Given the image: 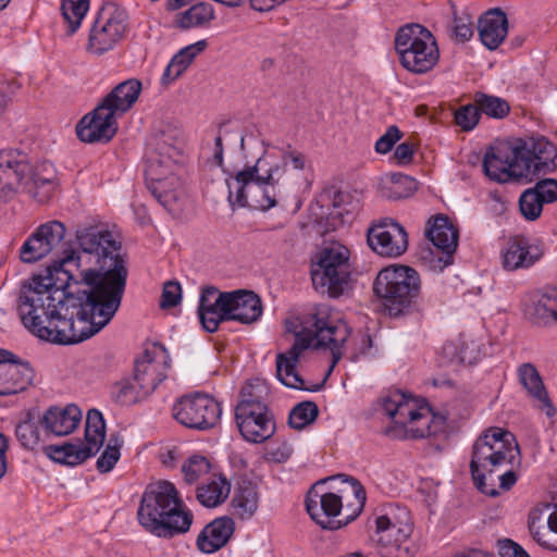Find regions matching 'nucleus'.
Segmentation results:
<instances>
[{
	"mask_svg": "<svg viewBox=\"0 0 557 557\" xmlns=\"http://www.w3.org/2000/svg\"><path fill=\"white\" fill-rule=\"evenodd\" d=\"M102 306L78 283L59 287L50 274L34 275L24 283L17 312L23 325L40 339L76 344L101 331L114 315L100 313Z\"/></svg>",
	"mask_w": 557,
	"mask_h": 557,
	"instance_id": "1",
	"label": "nucleus"
},
{
	"mask_svg": "<svg viewBox=\"0 0 557 557\" xmlns=\"http://www.w3.org/2000/svg\"><path fill=\"white\" fill-rule=\"evenodd\" d=\"M75 238L78 250H64L60 270L99 301L100 313L115 315L127 278L116 242L109 231L94 225L79 226Z\"/></svg>",
	"mask_w": 557,
	"mask_h": 557,
	"instance_id": "2",
	"label": "nucleus"
},
{
	"mask_svg": "<svg viewBox=\"0 0 557 557\" xmlns=\"http://www.w3.org/2000/svg\"><path fill=\"white\" fill-rule=\"evenodd\" d=\"M263 152L255 164L246 165L235 174L225 178L228 188V201L232 207H249L262 211L277 205L281 195V181L286 173L287 164L302 171L307 159L290 146L278 149L280 153L269 151V144L262 143Z\"/></svg>",
	"mask_w": 557,
	"mask_h": 557,
	"instance_id": "3",
	"label": "nucleus"
},
{
	"mask_svg": "<svg viewBox=\"0 0 557 557\" xmlns=\"http://www.w3.org/2000/svg\"><path fill=\"white\" fill-rule=\"evenodd\" d=\"M349 333L342 321L331 320L326 310L318 309L302 331L297 334L295 344L285 352L276 356V376L285 386L300 391H318L319 385L307 386L305 380L296 371V366L304 350L309 347L327 348L332 352L330 371L342 358V346Z\"/></svg>",
	"mask_w": 557,
	"mask_h": 557,
	"instance_id": "4",
	"label": "nucleus"
},
{
	"mask_svg": "<svg viewBox=\"0 0 557 557\" xmlns=\"http://www.w3.org/2000/svg\"><path fill=\"white\" fill-rule=\"evenodd\" d=\"M137 517L148 532L165 539L186 533L193 523V513L183 506L175 485L169 481L146 488Z\"/></svg>",
	"mask_w": 557,
	"mask_h": 557,
	"instance_id": "5",
	"label": "nucleus"
},
{
	"mask_svg": "<svg viewBox=\"0 0 557 557\" xmlns=\"http://www.w3.org/2000/svg\"><path fill=\"white\" fill-rule=\"evenodd\" d=\"M180 140L172 129L156 133L146 153V176L152 182L151 190L158 201L168 210L181 196L180 178L175 175L181 158Z\"/></svg>",
	"mask_w": 557,
	"mask_h": 557,
	"instance_id": "6",
	"label": "nucleus"
},
{
	"mask_svg": "<svg viewBox=\"0 0 557 557\" xmlns=\"http://www.w3.org/2000/svg\"><path fill=\"white\" fill-rule=\"evenodd\" d=\"M519 454L515 436L500 428L485 431L473 444L470 470L478 490L487 496H497L493 473L513 462Z\"/></svg>",
	"mask_w": 557,
	"mask_h": 557,
	"instance_id": "7",
	"label": "nucleus"
},
{
	"mask_svg": "<svg viewBox=\"0 0 557 557\" xmlns=\"http://www.w3.org/2000/svg\"><path fill=\"white\" fill-rule=\"evenodd\" d=\"M382 411L389 420L382 432L393 440L424 438L445 428L444 417L435 414L428 406H418L400 393L383 398Z\"/></svg>",
	"mask_w": 557,
	"mask_h": 557,
	"instance_id": "8",
	"label": "nucleus"
},
{
	"mask_svg": "<svg viewBox=\"0 0 557 557\" xmlns=\"http://www.w3.org/2000/svg\"><path fill=\"white\" fill-rule=\"evenodd\" d=\"M373 294L392 317L408 312L421 295V277L418 271L403 264L383 268L376 274Z\"/></svg>",
	"mask_w": 557,
	"mask_h": 557,
	"instance_id": "9",
	"label": "nucleus"
},
{
	"mask_svg": "<svg viewBox=\"0 0 557 557\" xmlns=\"http://www.w3.org/2000/svg\"><path fill=\"white\" fill-rule=\"evenodd\" d=\"M395 49L401 65L417 74L432 70L440 57L434 36L420 24L400 27L395 37Z\"/></svg>",
	"mask_w": 557,
	"mask_h": 557,
	"instance_id": "10",
	"label": "nucleus"
},
{
	"mask_svg": "<svg viewBox=\"0 0 557 557\" xmlns=\"http://www.w3.org/2000/svg\"><path fill=\"white\" fill-rule=\"evenodd\" d=\"M349 250L344 245L333 242L325 246L311 270L314 288L330 297L344 294L349 284Z\"/></svg>",
	"mask_w": 557,
	"mask_h": 557,
	"instance_id": "11",
	"label": "nucleus"
},
{
	"mask_svg": "<svg viewBox=\"0 0 557 557\" xmlns=\"http://www.w3.org/2000/svg\"><path fill=\"white\" fill-rule=\"evenodd\" d=\"M128 30V14L116 4L103 7L88 37L87 50L101 55L112 50Z\"/></svg>",
	"mask_w": 557,
	"mask_h": 557,
	"instance_id": "12",
	"label": "nucleus"
},
{
	"mask_svg": "<svg viewBox=\"0 0 557 557\" xmlns=\"http://www.w3.org/2000/svg\"><path fill=\"white\" fill-rule=\"evenodd\" d=\"M221 413L220 403L202 393L185 395L172 407V416L180 424L199 431L213 428Z\"/></svg>",
	"mask_w": 557,
	"mask_h": 557,
	"instance_id": "13",
	"label": "nucleus"
},
{
	"mask_svg": "<svg viewBox=\"0 0 557 557\" xmlns=\"http://www.w3.org/2000/svg\"><path fill=\"white\" fill-rule=\"evenodd\" d=\"M516 143L499 145L485 153L483 170L491 180L506 183L528 177V165L519 156Z\"/></svg>",
	"mask_w": 557,
	"mask_h": 557,
	"instance_id": "14",
	"label": "nucleus"
},
{
	"mask_svg": "<svg viewBox=\"0 0 557 557\" xmlns=\"http://www.w3.org/2000/svg\"><path fill=\"white\" fill-rule=\"evenodd\" d=\"M65 234L66 227L60 221L52 220L39 225L20 249L22 261L33 263L59 250Z\"/></svg>",
	"mask_w": 557,
	"mask_h": 557,
	"instance_id": "15",
	"label": "nucleus"
},
{
	"mask_svg": "<svg viewBox=\"0 0 557 557\" xmlns=\"http://www.w3.org/2000/svg\"><path fill=\"white\" fill-rule=\"evenodd\" d=\"M367 242L370 248L382 257L397 258L408 248L405 228L392 220H383L368 230Z\"/></svg>",
	"mask_w": 557,
	"mask_h": 557,
	"instance_id": "16",
	"label": "nucleus"
},
{
	"mask_svg": "<svg viewBox=\"0 0 557 557\" xmlns=\"http://www.w3.org/2000/svg\"><path fill=\"white\" fill-rule=\"evenodd\" d=\"M343 508L342 496L324 492L323 483L314 484L307 493L306 509L310 517L323 529H338L341 521L334 520Z\"/></svg>",
	"mask_w": 557,
	"mask_h": 557,
	"instance_id": "17",
	"label": "nucleus"
},
{
	"mask_svg": "<svg viewBox=\"0 0 557 557\" xmlns=\"http://www.w3.org/2000/svg\"><path fill=\"white\" fill-rule=\"evenodd\" d=\"M17 165H25L26 173L18 175L22 191L27 193L39 202L48 201L57 188V172L49 161L30 164L16 161Z\"/></svg>",
	"mask_w": 557,
	"mask_h": 557,
	"instance_id": "18",
	"label": "nucleus"
},
{
	"mask_svg": "<svg viewBox=\"0 0 557 557\" xmlns=\"http://www.w3.org/2000/svg\"><path fill=\"white\" fill-rule=\"evenodd\" d=\"M231 295L228 292H220L213 286L202 288L198 317L207 332L214 333L222 322L228 321Z\"/></svg>",
	"mask_w": 557,
	"mask_h": 557,
	"instance_id": "19",
	"label": "nucleus"
},
{
	"mask_svg": "<svg viewBox=\"0 0 557 557\" xmlns=\"http://www.w3.org/2000/svg\"><path fill=\"white\" fill-rule=\"evenodd\" d=\"M33 377L34 371L28 362L18 361L12 352L0 349V395L25 391Z\"/></svg>",
	"mask_w": 557,
	"mask_h": 557,
	"instance_id": "20",
	"label": "nucleus"
},
{
	"mask_svg": "<svg viewBox=\"0 0 557 557\" xmlns=\"http://www.w3.org/2000/svg\"><path fill=\"white\" fill-rule=\"evenodd\" d=\"M235 418L240 434L248 442L262 443L275 432V423L268 407L235 409Z\"/></svg>",
	"mask_w": 557,
	"mask_h": 557,
	"instance_id": "21",
	"label": "nucleus"
},
{
	"mask_svg": "<svg viewBox=\"0 0 557 557\" xmlns=\"http://www.w3.org/2000/svg\"><path fill=\"white\" fill-rule=\"evenodd\" d=\"M515 143L521 152L519 153L521 161L523 160L528 165V176L555 169L557 148L545 138L518 139Z\"/></svg>",
	"mask_w": 557,
	"mask_h": 557,
	"instance_id": "22",
	"label": "nucleus"
},
{
	"mask_svg": "<svg viewBox=\"0 0 557 557\" xmlns=\"http://www.w3.org/2000/svg\"><path fill=\"white\" fill-rule=\"evenodd\" d=\"M115 116L108 108L98 104L97 108L85 115L76 126V134L82 141H109L117 131Z\"/></svg>",
	"mask_w": 557,
	"mask_h": 557,
	"instance_id": "23",
	"label": "nucleus"
},
{
	"mask_svg": "<svg viewBox=\"0 0 557 557\" xmlns=\"http://www.w3.org/2000/svg\"><path fill=\"white\" fill-rule=\"evenodd\" d=\"M524 314L532 323L549 326L557 323V288L544 287L529 293L524 300Z\"/></svg>",
	"mask_w": 557,
	"mask_h": 557,
	"instance_id": "24",
	"label": "nucleus"
},
{
	"mask_svg": "<svg viewBox=\"0 0 557 557\" xmlns=\"http://www.w3.org/2000/svg\"><path fill=\"white\" fill-rule=\"evenodd\" d=\"M375 528L379 553L382 557H410L409 548L403 545L408 533L387 515L376 517Z\"/></svg>",
	"mask_w": 557,
	"mask_h": 557,
	"instance_id": "25",
	"label": "nucleus"
},
{
	"mask_svg": "<svg viewBox=\"0 0 557 557\" xmlns=\"http://www.w3.org/2000/svg\"><path fill=\"white\" fill-rule=\"evenodd\" d=\"M228 293L232 294L230 297L228 321L250 324L259 320L262 314V304L257 294L244 289Z\"/></svg>",
	"mask_w": 557,
	"mask_h": 557,
	"instance_id": "26",
	"label": "nucleus"
},
{
	"mask_svg": "<svg viewBox=\"0 0 557 557\" xmlns=\"http://www.w3.org/2000/svg\"><path fill=\"white\" fill-rule=\"evenodd\" d=\"M82 420V411L75 405L66 407H51L42 416L41 423L53 435L65 436L71 434Z\"/></svg>",
	"mask_w": 557,
	"mask_h": 557,
	"instance_id": "27",
	"label": "nucleus"
},
{
	"mask_svg": "<svg viewBox=\"0 0 557 557\" xmlns=\"http://www.w3.org/2000/svg\"><path fill=\"white\" fill-rule=\"evenodd\" d=\"M141 89L140 81L136 78L126 79L116 85L99 104L108 108V111H111V114L115 117L121 116L135 104Z\"/></svg>",
	"mask_w": 557,
	"mask_h": 557,
	"instance_id": "28",
	"label": "nucleus"
},
{
	"mask_svg": "<svg viewBox=\"0 0 557 557\" xmlns=\"http://www.w3.org/2000/svg\"><path fill=\"white\" fill-rule=\"evenodd\" d=\"M234 532L231 518L222 517L208 523L197 537V547L205 554H212L222 548Z\"/></svg>",
	"mask_w": 557,
	"mask_h": 557,
	"instance_id": "29",
	"label": "nucleus"
},
{
	"mask_svg": "<svg viewBox=\"0 0 557 557\" xmlns=\"http://www.w3.org/2000/svg\"><path fill=\"white\" fill-rule=\"evenodd\" d=\"M519 382L530 396L548 417L555 413L552 400L544 386L542 376L532 363H523L518 368Z\"/></svg>",
	"mask_w": 557,
	"mask_h": 557,
	"instance_id": "30",
	"label": "nucleus"
},
{
	"mask_svg": "<svg viewBox=\"0 0 557 557\" xmlns=\"http://www.w3.org/2000/svg\"><path fill=\"white\" fill-rule=\"evenodd\" d=\"M542 257V251L522 238L509 240L502 252L503 268L507 271L530 268Z\"/></svg>",
	"mask_w": 557,
	"mask_h": 557,
	"instance_id": "31",
	"label": "nucleus"
},
{
	"mask_svg": "<svg viewBox=\"0 0 557 557\" xmlns=\"http://www.w3.org/2000/svg\"><path fill=\"white\" fill-rule=\"evenodd\" d=\"M508 33V20L499 9L487 11L479 20V36L482 44L495 50L504 41Z\"/></svg>",
	"mask_w": 557,
	"mask_h": 557,
	"instance_id": "32",
	"label": "nucleus"
},
{
	"mask_svg": "<svg viewBox=\"0 0 557 557\" xmlns=\"http://www.w3.org/2000/svg\"><path fill=\"white\" fill-rule=\"evenodd\" d=\"M165 361H157L151 356V351L146 350L143 359L137 360L135 363L133 379L135 380V383L140 385L141 388L150 395L165 379Z\"/></svg>",
	"mask_w": 557,
	"mask_h": 557,
	"instance_id": "33",
	"label": "nucleus"
},
{
	"mask_svg": "<svg viewBox=\"0 0 557 557\" xmlns=\"http://www.w3.org/2000/svg\"><path fill=\"white\" fill-rule=\"evenodd\" d=\"M426 237L432 244L450 258L458 244V234L453 224L444 215H437L429 220Z\"/></svg>",
	"mask_w": 557,
	"mask_h": 557,
	"instance_id": "34",
	"label": "nucleus"
},
{
	"mask_svg": "<svg viewBox=\"0 0 557 557\" xmlns=\"http://www.w3.org/2000/svg\"><path fill=\"white\" fill-rule=\"evenodd\" d=\"M207 45L206 40H199L182 48L166 65L161 83L168 86L176 81L189 67L196 57L207 48Z\"/></svg>",
	"mask_w": 557,
	"mask_h": 557,
	"instance_id": "35",
	"label": "nucleus"
},
{
	"mask_svg": "<svg viewBox=\"0 0 557 557\" xmlns=\"http://www.w3.org/2000/svg\"><path fill=\"white\" fill-rule=\"evenodd\" d=\"M259 503L257 485L250 481H243L232 498L233 515L240 520H248L257 512Z\"/></svg>",
	"mask_w": 557,
	"mask_h": 557,
	"instance_id": "36",
	"label": "nucleus"
},
{
	"mask_svg": "<svg viewBox=\"0 0 557 557\" xmlns=\"http://www.w3.org/2000/svg\"><path fill=\"white\" fill-rule=\"evenodd\" d=\"M231 492V483L222 474H214L207 483L197 487L198 502L208 508H213L226 500Z\"/></svg>",
	"mask_w": 557,
	"mask_h": 557,
	"instance_id": "37",
	"label": "nucleus"
},
{
	"mask_svg": "<svg viewBox=\"0 0 557 557\" xmlns=\"http://www.w3.org/2000/svg\"><path fill=\"white\" fill-rule=\"evenodd\" d=\"M214 9L210 3L199 2L187 10L178 12L174 20V26L184 30L205 27L214 20Z\"/></svg>",
	"mask_w": 557,
	"mask_h": 557,
	"instance_id": "38",
	"label": "nucleus"
},
{
	"mask_svg": "<svg viewBox=\"0 0 557 557\" xmlns=\"http://www.w3.org/2000/svg\"><path fill=\"white\" fill-rule=\"evenodd\" d=\"M45 453L53 461L66 466H77L95 455L85 444L71 443L46 446Z\"/></svg>",
	"mask_w": 557,
	"mask_h": 557,
	"instance_id": "39",
	"label": "nucleus"
},
{
	"mask_svg": "<svg viewBox=\"0 0 557 557\" xmlns=\"http://www.w3.org/2000/svg\"><path fill=\"white\" fill-rule=\"evenodd\" d=\"M269 396V387L264 381L255 379L247 382L240 391V400L236 409L247 407L248 409H262L268 407L265 399Z\"/></svg>",
	"mask_w": 557,
	"mask_h": 557,
	"instance_id": "40",
	"label": "nucleus"
},
{
	"mask_svg": "<svg viewBox=\"0 0 557 557\" xmlns=\"http://www.w3.org/2000/svg\"><path fill=\"white\" fill-rule=\"evenodd\" d=\"M550 508L549 504L534 508L529 515V530L533 540L542 547L557 552V540L554 539L553 531L549 525L537 524L542 515Z\"/></svg>",
	"mask_w": 557,
	"mask_h": 557,
	"instance_id": "41",
	"label": "nucleus"
},
{
	"mask_svg": "<svg viewBox=\"0 0 557 557\" xmlns=\"http://www.w3.org/2000/svg\"><path fill=\"white\" fill-rule=\"evenodd\" d=\"M106 424L101 412L91 409L87 412L85 425V445L96 454L104 442Z\"/></svg>",
	"mask_w": 557,
	"mask_h": 557,
	"instance_id": "42",
	"label": "nucleus"
},
{
	"mask_svg": "<svg viewBox=\"0 0 557 557\" xmlns=\"http://www.w3.org/2000/svg\"><path fill=\"white\" fill-rule=\"evenodd\" d=\"M25 165H17L16 161L0 163V198H9L15 191H22L21 178L18 175L26 173Z\"/></svg>",
	"mask_w": 557,
	"mask_h": 557,
	"instance_id": "43",
	"label": "nucleus"
},
{
	"mask_svg": "<svg viewBox=\"0 0 557 557\" xmlns=\"http://www.w3.org/2000/svg\"><path fill=\"white\" fill-rule=\"evenodd\" d=\"M147 396H149L147 392L135 383L133 377L116 382L111 387L112 399L122 406L134 405Z\"/></svg>",
	"mask_w": 557,
	"mask_h": 557,
	"instance_id": "44",
	"label": "nucleus"
},
{
	"mask_svg": "<svg viewBox=\"0 0 557 557\" xmlns=\"http://www.w3.org/2000/svg\"><path fill=\"white\" fill-rule=\"evenodd\" d=\"M88 9L89 0H62L61 12L67 25V34L72 35L79 28Z\"/></svg>",
	"mask_w": 557,
	"mask_h": 557,
	"instance_id": "45",
	"label": "nucleus"
},
{
	"mask_svg": "<svg viewBox=\"0 0 557 557\" xmlns=\"http://www.w3.org/2000/svg\"><path fill=\"white\" fill-rule=\"evenodd\" d=\"M346 326H348L346 323H344ZM349 329V327H347ZM348 333H350V330H348ZM372 347V338L371 336L366 332H358L354 336L351 334L348 335L347 339L342 346L343 355L349 354V358L352 361L358 360L360 357L367 356Z\"/></svg>",
	"mask_w": 557,
	"mask_h": 557,
	"instance_id": "46",
	"label": "nucleus"
},
{
	"mask_svg": "<svg viewBox=\"0 0 557 557\" xmlns=\"http://www.w3.org/2000/svg\"><path fill=\"white\" fill-rule=\"evenodd\" d=\"M474 102L476 103L480 113L482 112L494 119H503L510 111L508 102L495 96L476 94Z\"/></svg>",
	"mask_w": 557,
	"mask_h": 557,
	"instance_id": "47",
	"label": "nucleus"
},
{
	"mask_svg": "<svg viewBox=\"0 0 557 557\" xmlns=\"http://www.w3.org/2000/svg\"><path fill=\"white\" fill-rule=\"evenodd\" d=\"M211 463L200 455H193L182 465L183 479L187 484H194L205 475L209 474Z\"/></svg>",
	"mask_w": 557,
	"mask_h": 557,
	"instance_id": "48",
	"label": "nucleus"
},
{
	"mask_svg": "<svg viewBox=\"0 0 557 557\" xmlns=\"http://www.w3.org/2000/svg\"><path fill=\"white\" fill-rule=\"evenodd\" d=\"M318 406L312 401H302L296 405L288 418V423L293 429L301 430L311 424L318 417Z\"/></svg>",
	"mask_w": 557,
	"mask_h": 557,
	"instance_id": "49",
	"label": "nucleus"
},
{
	"mask_svg": "<svg viewBox=\"0 0 557 557\" xmlns=\"http://www.w3.org/2000/svg\"><path fill=\"white\" fill-rule=\"evenodd\" d=\"M15 435L26 449H35L40 443V430L32 419L20 422L15 428Z\"/></svg>",
	"mask_w": 557,
	"mask_h": 557,
	"instance_id": "50",
	"label": "nucleus"
},
{
	"mask_svg": "<svg viewBox=\"0 0 557 557\" xmlns=\"http://www.w3.org/2000/svg\"><path fill=\"white\" fill-rule=\"evenodd\" d=\"M544 203L536 193L531 188L525 189L519 198V208L523 218L528 221H535L543 211Z\"/></svg>",
	"mask_w": 557,
	"mask_h": 557,
	"instance_id": "51",
	"label": "nucleus"
},
{
	"mask_svg": "<svg viewBox=\"0 0 557 557\" xmlns=\"http://www.w3.org/2000/svg\"><path fill=\"white\" fill-rule=\"evenodd\" d=\"M121 446L122 443L119 441V438L111 437L109 440L106 449L102 451L96 462V468L100 473H108L114 468L121 457Z\"/></svg>",
	"mask_w": 557,
	"mask_h": 557,
	"instance_id": "52",
	"label": "nucleus"
},
{
	"mask_svg": "<svg viewBox=\"0 0 557 557\" xmlns=\"http://www.w3.org/2000/svg\"><path fill=\"white\" fill-rule=\"evenodd\" d=\"M480 119V112L475 104H466L455 112V122L462 131H471Z\"/></svg>",
	"mask_w": 557,
	"mask_h": 557,
	"instance_id": "53",
	"label": "nucleus"
},
{
	"mask_svg": "<svg viewBox=\"0 0 557 557\" xmlns=\"http://www.w3.org/2000/svg\"><path fill=\"white\" fill-rule=\"evenodd\" d=\"M182 287L177 281H168L163 284L160 307L173 308L181 302Z\"/></svg>",
	"mask_w": 557,
	"mask_h": 557,
	"instance_id": "54",
	"label": "nucleus"
},
{
	"mask_svg": "<svg viewBox=\"0 0 557 557\" xmlns=\"http://www.w3.org/2000/svg\"><path fill=\"white\" fill-rule=\"evenodd\" d=\"M531 189L537 194L544 205L557 200V180L555 178L541 180Z\"/></svg>",
	"mask_w": 557,
	"mask_h": 557,
	"instance_id": "55",
	"label": "nucleus"
},
{
	"mask_svg": "<svg viewBox=\"0 0 557 557\" xmlns=\"http://www.w3.org/2000/svg\"><path fill=\"white\" fill-rule=\"evenodd\" d=\"M401 136L403 134L396 125L389 126L385 134L376 140L375 151L381 154L389 152Z\"/></svg>",
	"mask_w": 557,
	"mask_h": 557,
	"instance_id": "56",
	"label": "nucleus"
},
{
	"mask_svg": "<svg viewBox=\"0 0 557 557\" xmlns=\"http://www.w3.org/2000/svg\"><path fill=\"white\" fill-rule=\"evenodd\" d=\"M473 35V23L469 17H455L451 36L455 40L465 42Z\"/></svg>",
	"mask_w": 557,
	"mask_h": 557,
	"instance_id": "57",
	"label": "nucleus"
},
{
	"mask_svg": "<svg viewBox=\"0 0 557 557\" xmlns=\"http://www.w3.org/2000/svg\"><path fill=\"white\" fill-rule=\"evenodd\" d=\"M498 553L500 557H530L522 546L509 539L498 541Z\"/></svg>",
	"mask_w": 557,
	"mask_h": 557,
	"instance_id": "58",
	"label": "nucleus"
},
{
	"mask_svg": "<svg viewBox=\"0 0 557 557\" xmlns=\"http://www.w3.org/2000/svg\"><path fill=\"white\" fill-rule=\"evenodd\" d=\"M349 483H350V492L355 496L354 511L351 515V518H355L356 516H358L361 512V510L364 506L366 491L362 487V485L357 480H355L352 478L350 479ZM349 518H350V516L346 517L345 523L348 522Z\"/></svg>",
	"mask_w": 557,
	"mask_h": 557,
	"instance_id": "59",
	"label": "nucleus"
},
{
	"mask_svg": "<svg viewBox=\"0 0 557 557\" xmlns=\"http://www.w3.org/2000/svg\"><path fill=\"white\" fill-rule=\"evenodd\" d=\"M414 153V146L411 143L405 141L399 144L393 154V158L399 165L409 164Z\"/></svg>",
	"mask_w": 557,
	"mask_h": 557,
	"instance_id": "60",
	"label": "nucleus"
},
{
	"mask_svg": "<svg viewBox=\"0 0 557 557\" xmlns=\"http://www.w3.org/2000/svg\"><path fill=\"white\" fill-rule=\"evenodd\" d=\"M9 449L8 437L0 432V480L5 475L8 470L7 451Z\"/></svg>",
	"mask_w": 557,
	"mask_h": 557,
	"instance_id": "61",
	"label": "nucleus"
},
{
	"mask_svg": "<svg viewBox=\"0 0 557 557\" xmlns=\"http://www.w3.org/2000/svg\"><path fill=\"white\" fill-rule=\"evenodd\" d=\"M499 481V487L508 491L517 481L516 473L512 470H506L502 474L497 475Z\"/></svg>",
	"mask_w": 557,
	"mask_h": 557,
	"instance_id": "62",
	"label": "nucleus"
},
{
	"mask_svg": "<svg viewBox=\"0 0 557 557\" xmlns=\"http://www.w3.org/2000/svg\"><path fill=\"white\" fill-rule=\"evenodd\" d=\"M213 161L219 166L223 165V143L221 136L215 137Z\"/></svg>",
	"mask_w": 557,
	"mask_h": 557,
	"instance_id": "63",
	"label": "nucleus"
},
{
	"mask_svg": "<svg viewBox=\"0 0 557 557\" xmlns=\"http://www.w3.org/2000/svg\"><path fill=\"white\" fill-rule=\"evenodd\" d=\"M194 0H166L165 9L169 12H174L183 9L184 7L190 5Z\"/></svg>",
	"mask_w": 557,
	"mask_h": 557,
	"instance_id": "64",
	"label": "nucleus"
}]
</instances>
